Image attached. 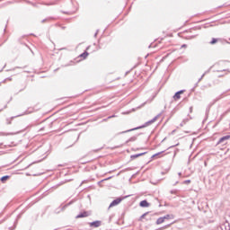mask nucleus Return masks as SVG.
Segmentation results:
<instances>
[{"label": "nucleus", "mask_w": 230, "mask_h": 230, "mask_svg": "<svg viewBox=\"0 0 230 230\" xmlns=\"http://www.w3.org/2000/svg\"><path fill=\"white\" fill-rule=\"evenodd\" d=\"M171 193L172 195H177V190H171Z\"/></svg>", "instance_id": "nucleus-20"}, {"label": "nucleus", "mask_w": 230, "mask_h": 230, "mask_svg": "<svg viewBox=\"0 0 230 230\" xmlns=\"http://www.w3.org/2000/svg\"><path fill=\"white\" fill-rule=\"evenodd\" d=\"M204 76H206V74H203L202 75H201V77L199 79V81H198V84H199V82H200V80H202V78H204Z\"/></svg>", "instance_id": "nucleus-23"}, {"label": "nucleus", "mask_w": 230, "mask_h": 230, "mask_svg": "<svg viewBox=\"0 0 230 230\" xmlns=\"http://www.w3.org/2000/svg\"><path fill=\"white\" fill-rule=\"evenodd\" d=\"M178 175H179V177H181V176L182 175V173H181V172H179Z\"/></svg>", "instance_id": "nucleus-28"}, {"label": "nucleus", "mask_w": 230, "mask_h": 230, "mask_svg": "<svg viewBox=\"0 0 230 230\" xmlns=\"http://www.w3.org/2000/svg\"><path fill=\"white\" fill-rule=\"evenodd\" d=\"M147 215H148V212L144 213V214L139 217V219H138L139 222H143V218H146Z\"/></svg>", "instance_id": "nucleus-14"}, {"label": "nucleus", "mask_w": 230, "mask_h": 230, "mask_svg": "<svg viewBox=\"0 0 230 230\" xmlns=\"http://www.w3.org/2000/svg\"><path fill=\"white\" fill-rule=\"evenodd\" d=\"M191 182V180H185L183 181V184H190Z\"/></svg>", "instance_id": "nucleus-19"}, {"label": "nucleus", "mask_w": 230, "mask_h": 230, "mask_svg": "<svg viewBox=\"0 0 230 230\" xmlns=\"http://www.w3.org/2000/svg\"><path fill=\"white\" fill-rule=\"evenodd\" d=\"M20 116H24V114L18 115V116H16V118H19Z\"/></svg>", "instance_id": "nucleus-27"}, {"label": "nucleus", "mask_w": 230, "mask_h": 230, "mask_svg": "<svg viewBox=\"0 0 230 230\" xmlns=\"http://www.w3.org/2000/svg\"><path fill=\"white\" fill-rule=\"evenodd\" d=\"M100 149H96L95 152H99Z\"/></svg>", "instance_id": "nucleus-32"}, {"label": "nucleus", "mask_w": 230, "mask_h": 230, "mask_svg": "<svg viewBox=\"0 0 230 230\" xmlns=\"http://www.w3.org/2000/svg\"><path fill=\"white\" fill-rule=\"evenodd\" d=\"M4 109H6V105L4 106Z\"/></svg>", "instance_id": "nucleus-39"}, {"label": "nucleus", "mask_w": 230, "mask_h": 230, "mask_svg": "<svg viewBox=\"0 0 230 230\" xmlns=\"http://www.w3.org/2000/svg\"><path fill=\"white\" fill-rule=\"evenodd\" d=\"M13 118H15V117H12L11 119H13Z\"/></svg>", "instance_id": "nucleus-34"}, {"label": "nucleus", "mask_w": 230, "mask_h": 230, "mask_svg": "<svg viewBox=\"0 0 230 230\" xmlns=\"http://www.w3.org/2000/svg\"><path fill=\"white\" fill-rule=\"evenodd\" d=\"M146 220H148V218H146Z\"/></svg>", "instance_id": "nucleus-40"}, {"label": "nucleus", "mask_w": 230, "mask_h": 230, "mask_svg": "<svg viewBox=\"0 0 230 230\" xmlns=\"http://www.w3.org/2000/svg\"><path fill=\"white\" fill-rule=\"evenodd\" d=\"M126 170H131L130 168H128V169H126Z\"/></svg>", "instance_id": "nucleus-36"}, {"label": "nucleus", "mask_w": 230, "mask_h": 230, "mask_svg": "<svg viewBox=\"0 0 230 230\" xmlns=\"http://www.w3.org/2000/svg\"><path fill=\"white\" fill-rule=\"evenodd\" d=\"M137 140V137H131L126 143H133L134 141Z\"/></svg>", "instance_id": "nucleus-11"}, {"label": "nucleus", "mask_w": 230, "mask_h": 230, "mask_svg": "<svg viewBox=\"0 0 230 230\" xmlns=\"http://www.w3.org/2000/svg\"><path fill=\"white\" fill-rule=\"evenodd\" d=\"M65 182H61L60 184H59V186H62V184H64Z\"/></svg>", "instance_id": "nucleus-31"}, {"label": "nucleus", "mask_w": 230, "mask_h": 230, "mask_svg": "<svg viewBox=\"0 0 230 230\" xmlns=\"http://www.w3.org/2000/svg\"><path fill=\"white\" fill-rule=\"evenodd\" d=\"M99 32H100V30H97L96 32L94 33V38L98 37Z\"/></svg>", "instance_id": "nucleus-22"}, {"label": "nucleus", "mask_w": 230, "mask_h": 230, "mask_svg": "<svg viewBox=\"0 0 230 230\" xmlns=\"http://www.w3.org/2000/svg\"><path fill=\"white\" fill-rule=\"evenodd\" d=\"M186 121H188V119H183V121L180 124V127H184V125H186Z\"/></svg>", "instance_id": "nucleus-18"}, {"label": "nucleus", "mask_w": 230, "mask_h": 230, "mask_svg": "<svg viewBox=\"0 0 230 230\" xmlns=\"http://www.w3.org/2000/svg\"><path fill=\"white\" fill-rule=\"evenodd\" d=\"M223 71H227V70H223Z\"/></svg>", "instance_id": "nucleus-41"}, {"label": "nucleus", "mask_w": 230, "mask_h": 230, "mask_svg": "<svg viewBox=\"0 0 230 230\" xmlns=\"http://www.w3.org/2000/svg\"><path fill=\"white\" fill-rule=\"evenodd\" d=\"M81 58H84V60H85V58H87V57H89V52L84 51L83 52L80 56Z\"/></svg>", "instance_id": "nucleus-10"}, {"label": "nucleus", "mask_w": 230, "mask_h": 230, "mask_svg": "<svg viewBox=\"0 0 230 230\" xmlns=\"http://www.w3.org/2000/svg\"><path fill=\"white\" fill-rule=\"evenodd\" d=\"M161 154H164V151H162V152H159V153H156V154L153 155L152 159H154L155 157H157V155H161Z\"/></svg>", "instance_id": "nucleus-15"}, {"label": "nucleus", "mask_w": 230, "mask_h": 230, "mask_svg": "<svg viewBox=\"0 0 230 230\" xmlns=\"http://www.w3.org/2000/svg\"><path fill=\"white\" fill-rule=\"evenodd\" d=\"M164 222V217H159L156 220V225L159 226V225L163 224Z\"/></svg>", "instance_id": "nucleus-13"}, {"label": "nucleus", "mask_w": 230, "mask_h": 230, "mask_svg": "<svg viewBox=\"0 0 230 230\" xmlns=\"http://www.w3.org/2000/svg\"><path fill=\"white\" fill-rule=\"evenodd\" d=\"M8 80H12V78H8Z\"/></svg>", "instance_id": "nucleus-38"}, {"label": "nucleus", "mask_w": 230, "mask_h": 230, "mask_svg": "<svg viewBox=\"0 0 230 230\" xmlns=\"http://www.w3.org/2000/svg\"><path fill=\"white\" fill-rule=\"evenodd\" d=\"M73 204V201H70L68 204L65 205L62 207V211H64V209H66V208H67V206H71Z\"/></svg>", "instance_id": "nucleus-16"}, {"label": "nucleus", "mask_w": 230, "mask_h": 230, "mask_svg": "<svg viewBox=\"0 0 230 230\" xmlns=\"http://www.w3.org/2000/svg\"><path fill=\"white\" fill-rule=\"evenodd\" d=\"M111 118H116V115H111V116L108 117V119H111Z\"/></svg>", "instance_id": "nucleus-25"}, {"label": "nucleus", "mask_w": 230, "mask_h": 230, "mask_svg": "<svg viewBox=\"0 0 230 230\" xmlns=\"http://www.w3.org/2000/svg\"><path fill=\"white\" fill-rule=\"evenodd\" d=\"M90 227H100L102 226V221L96 220L93 222L89 223Z\"/></svg>", "instance_id": "nucleus-6"}, {"label": "nucleus", "mask_w": 230, "mask_h": 230, "mask_svg": "<svg viewBox=\"0 0 230 230\" xmlns=\"http://www.w3.org/2000/svg\"><path fill=\"white\" fill-rule=\"evenodd\" d=\"M181 48H188V45L183 44V45H181Z\"/></svg>", "instance_id": "nucleus-26"}, {"label": "nucleus", "mask_w": 230, "mask_h": 230, "mask_svg": "<svg viewBox=\"0 0 230 230\" xmlns=\"http://www.w3.org/2000/svg\"><path fill=\"white\" fill-rule=\"evenodd\" d=\"M185 90H180L178 92L175 93V94L173 95V100L177 101V100H181V94H184Z\"/></svg>", "instance_id": "nucleus-5"}, {"label": "nucleus", "mask_w": 230, "mask_h": 230, "mask_svg": "<svg viewBox=\"0 0 230 230\" xmlns=\"http://www.w3.org/2000/svg\"><path fill=\"white\" fill-rule=\"evenodd\" d=\"M190 112H191V111H193V107H190Z\"/></svg>", "instance_id": "nucleus-30"}, {"label": "nucleus", "mask_w": 230, "mask_h": 230, "mask_svg": "<svg viewBox=\"0 0 230 230\" xmlns=\"http://www.w3.org/2000/svg\"><path fill=\"white\" fill-rule=\"evenodd\" d=\"M47 21H49V18L43 19L41 22H47Z\"/></svg>", "instance_id": "nucleus-24"}, {"label": "nucleus", "mask_w": 230, "mask_h": 230, "mask_svg": "<svg viewBox=\"0 0 230 230\" xmlns=\"http://www.w3.org/2000/svg\"><path fill=\"white\" fill-rule=\"evenodd\" d=\"M140 208H150V203L146 199L140 201L139 203Z\"/></svg>", "instance_id": "nucleus-7"}, {"label": "nucleus", "mask_w": 230, "mask_h": 230, "mask_svg": "<svg viewBox=\"0 0 230 230\" xmlns=\"http://www.w3.org/2000/svg\"><path fill=\"white\" fill-rule=\"evenodd\" d=\"M175 146H171V148H173Z\"/></svg>", "instance_id": "nucleus-35"}, {"label": "nucleus", "mask_w": 230, "mask_h": 230, "mask_svg": "<svg viewBox=\"0 0 230 230\" xmlns=\"http://www.w3.org/2000/svg\"><path fill=\"white\" fill-rule=\"evenodd\" d=\"M179 183V181H176V183L175 184H178Z\"/></svg>", "instance_id": "nucleus-37"}, {"label": "nucleus", "mask_w": 230, "mask_h": 230, "mask_svg": "<svg viewBox=\"0 0 230 230\" xmlns=\"http://www.w3.org/2000/svg\"><path fill=\"white\" fill-rule=\"evenodd\" d=\"M198 85H199V83H196V84H195L194 88H195V87H197Z\"/></svg>", "instance_id": "nucleus-29"}, {"label": "nucleus", "mask_w": 230, "mask_h": 230, "mask_svg": "<svg viewBox=\"0 0 230 230\" xmlns=\"http://www.w3.org/2000/svg\"><path fill=\"white\" fill-rule=\"evenodd\" d=\"M8 179H10V175H5V176H2L0 178L1 182H3V184H4V182H6V181H8Z\"/></svg>", "instance_id": "nucleus-9"}, {"label": "nucleus", "mask_w": 230, "mask_h": 230, "mask_svg": "<svg viewBox=\"0 0 230 230\" xmlns=\"http://www.w3.org/2000/svg\"><path fill=\"white\" fill-rule=\"evenodd\" d=\"M217 42H218V40L217 38L212 39V40L210 41V44H217Z\"/></svg>", "instance_id": "nucleus-17"}, {"label": "nucleus", "mask_w": 230, "mask_h": 230, "mask_svg": "<svg viewBox=\"0 0 230 230\" xmlns=\"http://www.w3.org/2000/svg\"><path fill=\"white\" fill-rule=\"evenodd\" d=\"M230 139V135H226L225 137H222L218 142L217 145H226L227 143V140Z\"/></svg>", "instance_id": "nucleus-3"}, {"label": "nucleus", "mask_w": 230, "mask_h": 230, "mask_svg": "<svg viewBox=\"0 0 230 230\" xmlns=\"http://www.w3.org/2000/svg\"><path fill=\"white\" fill-rule=\"evenodd\" d=\"M10 123H12V122H7V125H10Z\"/></svg>", "instance_id": "nucleus-33"}, {"label": "nucleus", "mask_w": 230, "mask_h": 230, "mask_svg": "<svg viewBox=\"0 0 230 230\" xmlns=\"http://www.w3.org/2000/svg\"><path fill=\"white\" fill-rule=\"evenodd\" d=\"M146 154V152L139 153V154H137V155H132L130 156V159H137V157H141V155H145Z\"/></svg>", "instance_id": "nucleus-8"}, {"label": "nucleus", "mask_w": 230, "mask_h": 230, "mask_svg": "<svg viewBox=\"0 0 230 230\" xmlns=\"http://www.w3.org/2000/svg\"><path fill=\"white\" fill-rule=\"evenodd\" d=\"M91 213L87 212V211H84V212H80L75 218H86V217H90Z\"/></svg>", "instance_id": "nucleus-4"}, {"label": "nucleus", "mask_w": 230, "mask_h": 230, "mask_svg": "<svg viewBox=\"0 0 230 230\" xmlns=\"http://www.w3.org/2000/svg\"><path fill=\"white\" fill-rule=\"evenodd\" d=\"M161 116V113L156 115L155 118H153L151 120L146 121L144 125L131 128V129H128L126 131H122L119 134H127L128 132H133V130H139V128H145L146 127H150V125H152L153 123H155V121H157V119H159V117Z\"/></svg>", "instance_id": "nucleus-1"}, {"label": "nucleus", "mask_w": 230, "mask_h": 230, "mask_svg": "<svg viewBox=\"0 0 230 230\" xmlns=\"http://www.w3.org/2000/svg\"><path fill=\"white\" fill-rule=\"evenodd\" d=\"M164 217V220H172L173 218V215H165Z\"/></svg>", "instance_id": "nucleus-12"}, {"label": "nucleus", "mask_w": 230, "mask_h": 230, "mask_svg": "<svg viewBox=\"0 0 230 230\" xmlns=\"http://www.w3.org/2000/svg\"><path fill=\"white\" fill-rule=\"evenodd\" d=\"M146 105V102L142 103L140 106L137 107V109H141V107H145Z\"/></svg>", "instance_id": "nucleus-21"}, {"label": "nucleus", "mask_w": 230, "mask_h": 230, "mask_svg": "<svg viewBox=\"0 0 230 230\" xmlns=\"http://www.w3.org/2000/svg\"><path fill=\"white\" fill-rule=\"evenodd\" d=\"M124 199H128V196H124L123 198H117L110 204L109 208H114V206H118V204H119L121 200H124Z\"/></svg>", "instance_id": "nucleus-2"}]
</instances>
